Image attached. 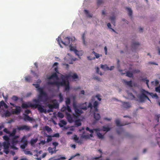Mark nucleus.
I'll return each mask as SVG.
<instances>
[{
	"instance_id": "obj_1",
	"label": "nucleus",
	"mask_w": 160,
	"mask_h": 160,
	"mask_svg": "<svg viewBox=\"0 0 160 160\" xmlns=\"http://www.w3.org/2000/svg\"><path fill=\"white\" fill-rule=\"evenodd\" d=\"M33 102H35V104H32L30 102L22 103V108H27L30 107L37 108L38 110L41 113L44 112L46 113V110L44 108V106L40 104V102L39 99H33Z\"/></svg>"
},
{
	"instance_id": "obj_2",
	"label": "nucleus",
	"mask_w": 160,
	"mask_h": 160,
	"mask_svg": "<svg viewBox=\"0 0 160 160\" xmlns=\"http://www.w3.org/2000/svg\"><path fill=\"white\" fill-rule=\"evenodd\" d=\"M34 86L36 88L38 89V91L39 92L38 99L40 101H46L48 100V95L47 93L43 91L42 88H40L39 84H33Z\"/></svg>"
},
{
	"instance_id": "obj_3",
	"label": "nucleus",
	"mask_w": 160,
	"mask_h": 160,
	"mask_svg": "<svg viewBox=\"0 0 160 160\" xmlns=\"http://www.w3.org/2000/svg\"><path fill=\"white\" fill-rule=\"evenodd\" d=\"M73 107L74 108L75 114H73L72 115L74 117H77L79 116L81 114L83 113L82 109L84 110H86L87 109V107L86 106L81 107V109H78L75 106V104H73Z\"/></svg>"
},
{
	"instance_id": "obj_4",
	"label": "nucleus",
	"mask_w": 160,
	"mask_h": 160,
	"mask_svg": "<svg viewBox=\"0 0 160 160\" xmlns=\"http://www.w3.org/2000/svg\"><path fill=\"white\" fill-rule=\"evenodd\" d=\"M148 93H149V92L144 89H142L141 91V94L139 97V99L141 102H144L146 99H147L148 100L150 101L149 98L147 95H148Z\"/></svg>"
},
{
	"instance_id": "obj_5",
	"label": "nucleus",
	"mask_w": 160,
	"mask_h": 160,
	"mask_svg": "<svg viewBox=\"0 0 160 160\" xmlns=\"http://www.w3.org/2000/svg\"><path fill=\"white\" fill-rule=\"evenodd\" d=\"M10 143L9 142H4L2 143V146L3 147V152L6 154H8L9 152V147Z\"/></svg>"
},
{
	"instance_id": "obj_6",
	"label": "nucleus",
	"mask_w": 160,
	"mask_h": 160,
	"mask_svg": "<svg viewBox=\"0 0 160 160\" xmlns=\"http://www.w3.org/2000/svg\"><path fill=\"white\" fill-rule=\"evenodd\" d=\"M99 103L98 101H95L93 103V106H92V103L91 102H89V103L87 107L88 108H90L91 109V110L93 107V108L94 109V112H98V105Z\"/></svg>"
},
{
	"instance_id": "obj_7",
	"label": "nucleus",
	"mask_w": 160,
	"mask_h": 160,
	"mask_svg": "<svg viewBox=\"0 0 160 160\" xmlns=\"http://www.w3.org/2000/svg\"><path fill=\"white\" fill-rule=\"evenodd\" d=\"M17 130L19 131L25 130L26 131H28L31 129V127L26 125H23L17 126Z\"/></svg>"
},
{
	"instance_id": "obj_8",
	"label": "nucleus",
	"mask_w": 160,
	"mask_h": 160,
	"mask_svg": "<svg viewBox=\"0 0 160 160\" xmlns=\"http://www.w3.org/2000/svg\"><path fill=\"white\" fill-rule=\"evenodd\" d=\"M70 50L71 51H72L74 52V53L75 54L77 55L78 57H79L80 56H81L82 55V51H78L75 48L72 47L71 45H70L69 46Z\"/></svg>"
},
{
	"instance_id": "obj_9",
	"label": "nucleus",
	"mask_w": 160,
	"mask_h": 160,
	"mask_svg": "<svg viewBox=\"0 0 160 160\" xmlns=\"http://www.w3.org/2000/svg\"><path fill=\"white\" fill-rule=\"evenodd\" d=\"M70 77V76L68 75H61V78L62 79V81L61 82V84L64 86L66 85V84L67 83L66 80H68Z\"/></svg>"
},
{
	"instance_id": "obj_10",
	"label": "nucleus",
	"mask_w": 160,
	"mask_h": 160,
	"mask_svg": "<svg viewBox=\"0 0 160 160\" xmlns=\"http://www.w3.org/2000/svg\"><path fill=\"white\" fill-rule=\"evenodd\" d=\"M61 83V82H51L50 81H48L47 82V84L48 85H56L58 88H59L60 86H63Z\"/></svg>"
},
{
	"instance_id": "obj_11",
	"label": "nucleus",
	"mask_w": 160,
	"mask_h": 160,
	"mask_svg": "<svg viewBox=\"0 0 160 160\" xmlns=\"http://www.w3.org/2000/svg\"><path fill=\"white\" fill-rule=\"evenodd\" d=\"M71 39L70 37H66L64 39V41H62V43L65 46H68L70 43Z\"/></svg>"
},
{
	"instance_id": "obj_12",
	"label": "nucleus",
	"mask_w": 160,
	"mask_h": 160,
	"mask_svg": "<svg viewBox=\"0 0 160 160\" xmlns=\"http://www.w3.org/2000/svg\"><path fill=\"white\" fill-rule=\"evenodd\" d=\"M25 138V136H24L21 140V142L23 143V144L21 145V147L22 149H24L28 144L27 141L24 139Z\"/></svg>"
},
{
	"instance_id": "obj_13",
	"label": "nucleus",
	"mask_w": 160,
	"mask_h": 160,
	"mask_svg": "<svg viewBox=\"0 0 160 160\" xmlns=\"http://www.w3.org/2000/svg\"><path fill=\"white\" fill-rule=\"evenodd\" d=\"M85 131L83 132L82 133L81 135V138L85 139H89L90 137H93L92 133H91L89 135H85Z\"/></svg>"
},
{
	"instance_id": "obj_14",
	"label": "nucleus",
	"mask_w": 160,
	"mask_h": 160,
	"mask_svg": "<svg viewBox=\"0 0 160 160\" xmlns=\"http://www.w3.org/2000/svg\"><path fill=\"white\" fill-rule=\"evenodd\" d=\"M16 109L14 111H12V114H18L21 112V108L20 106H15Z\"/></svg>"
},
{
	"instance_id": "obj_15",
	"label": "nucleus",
	"mask_w": 160,
	"mask_h": 160,
	"mask_svg": "<svg viewBox=\"0 0 160 160\" xmlns=\"http://www.w3.org/2000/svg\"><path fill=\"white\" fill-rule=\"evenodd\" d=\"M56 78L57 79H58V75L55 72L52 74L51 75L48 77V79L50 80L53 78Z\"/></svg>"
},
{
	"instance_id": "obj_16",
	"label": "nucleus",
	"mask_w": 160,
	"mask_h": 160,
	"mask_svg": "<svg viewBox=\"0 0 160 160\" xmlns=\"http://www.w3.org/2000/svg\"><path fill=\"white\" fill-rule=\"evenodd\" d=\"M47 106L49 108V109H48L47 111L46 110V112H52L53 111V109L54 108V107H53V105L51 104H48L47 105Z\"/></svg>"
},
{
	"instance_id": "obj_17",
	"label": "nucleus",
	"mask_w": 160,
	"mask_h": 160,
	"mask_svg": "<svg viewBox=\"0 0 160 160\" xmlns=\"http://www.w3.org/2000/svg\"><path fill=\"white\" fill-rule=\"evenodd\" d=\"M122 107L126 108H128L131 107V105L129 102H122Z\"/></svg>"
},
{
	"instance_id": "obj_18",
	"label": "nucleus",
	"mask_w": 160,
	"mask_h": 160,
	"mask_svg": "<svg viewBox=\"0 0 160 160\" xmlns=\"http://www.w3.org/2000/svg\"><path fill=\"white\" fill-rule=\"evenodd\" d=\"M95 112H94L93 113L94 118L96 121H98L100 119L101 117L99 113H96Z\"/></svg>"
},
{
	"instance_id": "obj_19",
	"label": "nucleus",
	"mask_w": 160,
	"mask_h": 160,
	"mask_svg": "<svg viewBox=\"0 0 160 160\" xmlns=\"http://www.w3.org/2000/svg\"><path fill=\"white\" fill-rule=\"evenodd\" d=\"M115 123L116 125L118 126H124L125 125H128V123H125V124H121L120 122V120L118 119H116L115 121Z\"/></svg>"
},
{
	"instance_id": "obj_20",
	"label": "nucleus",
	"mask_w": 160,
	"mask_h": 160,
	"mask_svg": "<svg viewBox=\"0 0 160 160\" xmlns=\"http://www.w3.org/2000/svg\"><path fill=\"white\" fill-rule=\"evenodd\" d=\"M122 82L126 84V85H127L129 87H132V81H127L125 80H123Z\"/></svg>"
},
{
	"instance_id": "obj_21",
	"label": "nucleus",
	"mask_w": 160,
	"mask_h": 160,
	"mask_svg": "<svg viewBox=\"0 0 160 160\" xmlns=\"http://www.w3.org/2000/svg\"><path fill=\"white\" fill-rule=\"evenodd\" d=\"M17 130V128H13L12 132H10V133H9V136L12 137V136H14L16 133Z\"/></svg>"
},
{
	"instance_id": "obj_22",
	"label": "nucleus",
	"mask_w": 160,
	"mask_h": 160,
	"mask_svg": "<svg viewBox=\"0 0 160 160\" xmlns=\"http://www.w3.org/2000/svg\"><path fill=\"white\" fill-rule=\"evenodd\" d=\"M139 45L140 44L138 42H133L132 43V48H137Z\"/></svg>"
},
{
	"instance_id": "obj_23",
	"label": "nucleus",
	"mask_w": 160,
	"mask_h": 160,
	"mask_svg": "<svg viewBox=\"0 0 160 160\" xmlns=\"http://www.w3.org/2000/svg\"><path fill=\"white\" fill-rule=\"evenodd\" d=\"M24 119L25 121H32L33 120V119L30 117L28 115H25Z\"/></svg>"
},
{
	"instance_id": "obj_24",
	"label": "nucleus",
	"mask_w": 160,
	"mask_h": 160,
	"mask_svg": "<svg viewBox=\"0 0 160 160\" xmlns=\"http://www.w3.org/2000/svg\"><path fill=\"white\" fill-rule=\"evenodd\" d=\"M53 149L52 148L49 147H48V150L49 153H51V154H52L54 153H55L57 151L56 150L54 149V150H53Z\"/></svg>"
},
{
	"instance_id": "obj_25",
	"label": "nucleus",
	"mask_w": 160,
	"mask_h": 160,
	"mask_svg": "<svg viewBox=\"0 0 160 160\" xmlns=\"http://www.w3.org/2000/svg\"><path fill=\"white\" fill-rule=\"evenodd\" d=\"M65 86V90L66 91H68L70 89L69 83L68 81L67 82L66 84L64 86Z\"/></svg>"
},
{
	"instance_id": "obj_26",
	"label": "nucleus",
	"mask_w": 160,
	"mask_h": 160,
	"mask_svg": "<svg viewBox=\"0 0 160 160\" xmlns=\"http://www.w3.org/2000/svg\"><path fill=\"white\" fill-rule=\"evenodd\" d=\"M109 19L111 21L112 24H113L114 26H115V16L111 17Z\"/></svg>"
},
{
	"instance_id": "obj_27",
	"label": "nucleus",
	"mask_w": 160,
	"mask_h": 160,
	"mask_svg": "<svg viewBox=\"0 0 160 160\" xmlns=\"http://www.w3.org/2000/svg\"><path fill=\"white\" fill-rule=\"evenodd\" d=\"M67 124L66 122L64 120H62L60 121V123L59 124V125L60 127H62L64 125H65Z\"/></svg>"
},
{
	"instance_id": "obj_28",
	"label": "nucleus",
	"mask_w": 160,
	"mask_h": 160,
	"mask_svg": "<svg viewBox=\"0 0 160 160\" xmlns=\"http://www.w3.org/2000/svg\"><path fill=\"white\" fill-rule=\"evenodd\" d=\"M126 9L128 12V15L130 17H131L132 13V12L131 8H126Z\"/></svg>"
},
{
	"instance_id": "obj_29",
	"label": "nucleus",
	"mask_w": 160,
	"mask_h": 160,
	"mask_svg": "<svg viewBox=\"0 0 160 160\" xmlns=\"http://www.w3.org/2000/svg\"><path fill=\"white\" fill-rule=\"evenodd\" d=\"M68 75L70 76V77H72L73 79H77L78 78V76L75 73H74L72 75H71L70 74H69Z\"/></svg>"
},
{
	"instance_id": "obj_30",
	"label": "nucleus",
	"mask_w": 160,
	"mask_h": 160,
	"mask_svg": "<svg viewBox=\"0 0 160 160\" xmlns=\"http://www.w3.org/2000/svg\"><path fill=\"white\" fill-rule=\"evenodd\" d=\"M92 53H93L95 56V58L94 57L93 59H95V58H98L100 56H102V55H99V54L96 52L94 51L92 52Z\"/></svg>"
},
{
	"instance_id": "obj_31",
	"label": "nucleus",
	"mask_w": 160,
	"mask_h": 160,
	"mask_svg": "<svg viewBox=\"0 0 160 160\" xmlns=\"http://www.w3.org/2000/svg\"><path fill=\"white\" fill-rule=\"evenodd\" d=\"M148 95L151 96L153 98H155L157 99L158 98V95L156 93H148Z\"/></svg>"
},
{
	"instance_id": "obj_32",
	"label": "nucleus",
	"mask_w": 160,
	"mask_h": 160,
	"mask_svg": "<svg viewBox=\"0 0 160 160\" xmlns=\"http://www.w3.org/2000/svg\"><path fill=\"white\" fill-rule=\"evenodd\" d=\"M101 68L105 70H109V68L107 65H102Z\"/></svg>"
},
{
	"instance_id": "obj_33",
	"label": "nucleus",
	"mask_w": 160,
	"mask_h": 160,
	"mask_svg": "<svg viewBox=\"0 0 160 160\" xmlns=\"http://www.w3.org/2000/svg\"><path fill=\"white\" fill-rule=\"evenodd\" d=\"M44 129L48 132L52 131V130L51 128H50L49 126H45Z\"/></svg>"
},
{
	"instance_id": "obj_34",
	"label": "nucleus",
	"mask_w": 160,
	"mask_h": 160,
	"mask_svg": "<svg viewBox=\"0 0 160 160\" xmlns=\"http://www.w3.org/2000/svg\"><path fill=\"white\" fill-rule=\"evenodd\" d=\"M98 131L97 132H96V133L97 134V135L98 138H101L102 139L103 138H104L103 135H102L101 133L100 132H98Z\"/></svg>"
},
{
	"instance_id": "obj_35",
	"label": "nucleus",
	"mask_w": 160,
	"mask_h": 160,
	"mask_svg": "<svg viewBox=\"0 0 160 160\" xmlns=\"http://www.w3.org/2000/svg\"><path fill=\"white\" fill-rule=\"evenodd\" d=\"M38 139L35 138V139H32L30 141V143L32 145H33L37 141Z\"/></svg>"
},
{
	"instance_id": "obj_36",
	"label": "nucleus",
	"mask_w": 160,
	"mask_h": 160,
	"mask_svg": "<svg viewBox=\"0 0 160 160\" xmlns=\"http://www.w3.org/2000/svg\"><path fill=\"white\" fill-rule=\"evenodd\" d=\"M126 75L127 76H128L129 78H132L133 77V73L130 71H128L127 72Z\"/></svg>"
},
{
	"instance_id": "obj_37",
	"label": "nucleus",
	"mask_w": 160,
	"mask_h": 160,
	"mask_svg": "<svg viewBox=\"0 0 160 160\" xmlns=\"http://www.w3.org/2000/svg\"><path fill=\"white\" fill-rule=\"evenodd\" d=\"M160 117V114H156L155 115V120L157 121V122H158L159 120V118Z\"/></svg>"
},
{
	"instance_id": "obj_38",
	"label": "nucleus",
	"mask_w": 160,
	"mask_h": 160,
	"mask_svg": "<svg viewBox=\"0 0 160 160\" xmlns=\"http://www.w3.org/2000/svg\"><path fill=\"white\" fill-rule=\"evenodd\" d=\"M68 121L70 122L73 121L72 116L69 114L68 115Z\"/></svg>"
},
{
	"instance_id": "obj_39",
	"label": "nucleus",
	"mask_w": 160,
	"mask_h": 160,
	"mask_svg": "<svg viewBox=\"0 0 160 160\" xmlns=\"http://www.w3.org/2000/svg\"><path fill=\"white\" fill-rule=\"evenodd\" d=\"M18 141L17 139H12L11 143L12 145H16L18 142Z\"/></svg>"
},
{
	"instance_id": "obj_40",
	"label": "nucleus",
	"mask_w": 160,
	"mask_h": 160,
	"mask_svg": "<svg viewBox=\"0 0 160 160\" xmlns=\"http://www.w3.org/2000/svg\"><path fill=\"white\" fill-rule=\"evenodd\" d=\"M4 114L6 117H9L11 115V113L9 111L7 110L5 112Z\"/></svg>"
},
{
	"instance_id": "obj_41",
	"label": "nucleus",
	"mask_w": 160,
	"mask_h": 160,
	"mask_svg": "<svg viewBox=\"0 0 160 160\" xmlns=\"http://www.w3.org/2000/svg\"><path fill=\"white\" fill-rule=\"evenodd\" d=\"M75 124L77 127H78L81 125V123L80 120H78L75 121Z\"/></svg>"
},
{
	"instance_id": "obj_42",
	"label": "nucleus",
	"mask_w": 160,
	"mask_h": 160,
	"mask_svg": "<svg viewBox=\"0 0 160 160\" xmlns=\"http://www.w3.org/2000/svg\"><path fill=\"white\" fill-rule=\"evenodd\" d=\"M56 40H57V42H58V43L60 47L61 48H62V46L60 44V42H62V40H61V38H60L59 37H58V38H57L56 39Z\"/></svg>"
},
{
	"instance_id": "obj_43",
	"label": "nucleus",
	"mask_w": 160,
	"mask_h": 160,
	"mask_svg": "<svg viewBox=\"0 0 160 160\" xmlns=\"http://www.w3.org/2000/svg\"><path fill=\"white\" fill-rule=\"evenodd\" d=\"M94 131H95V132H97L98 131H99L100 129L99 128L93 129H90L89 131V132L91 133H92Z\"/></svg>"
},
{
	"instance_id": "obj_44",
	"label": "nucleus",
	"mask_w": 160,
	"mask_h": 160,
	"mask_svg": "<svg viewBox=\"0 0 160 160\" xmlns=\"http://www.w3.org/2000/svg\"><path fill=\"white\" fill-rule=\"evenodd\" d=\"M142 81L143 82H145L148 88H149V86L148 85V82H149V80L144 78L142 79Z\"/></svg>"
},
{
	"instance_id": "obj_45",
	"label": "nucleus",
	"mask_w": 160,
	"mask_h": 160,
	"mask_svg": "<svg viewBox=\"0 0 160 160\" xmlns=\"http://www.w3.org/2000/svg\"><path fill=\"white\" fill-rule=\"evenodd\" d=\"M25 80L26 81L29 82L31 81V78L30 76L26 77L25 78Z\"/></svg>"
},
{
	"instance_id": "obj_46",
	"label": "nucleus",
	"mask_w": 160,
	"mask_h": 160,
	"mask_svg": "<svg viewBox=\"0 0 160 160\" xmlns=\"http://www.w3.org/2000/svg\"><path fill=\"white\" fill-rule=\"evenodd\" d=\"M66 105H69L70 103V100L69 98H67L66 99Z\"/></svg>"
},
{
	"instance_id": "obj_47",
	"label": "nucleus",
	"mask_w": 160,
	"mask_h": 160,
	"mask_svg": "<svg viewBox=\"0 0 160 160\" xmlns=\"http://www.w3.org/2000/svg\"><path fill=\"white\" fill-rule=\"evenodd\" d=\"M123 131V129L122 128H120L117 130V132L118 134H120L121 132Z\"/></svg>"
},
{
	"instance_id": "obj_48",
	"label": "nucleus",
	"mask_w": 160,
	"mask_h": 160,
	"mask_svg": "<svg viewBox=\"0 0 160 160\" xmlns=\"http://www.w3.org/2000/svg\"><path fill=\"white\" fill-rule=\"evenodd\" d=\"M59 102H62L63 100V97L61 93L59 94Z\"/></svg>"
},
{
	"instance_id": "obj_49",
	"label": "nucleus",
	"mask_w": 160,
	"mask_h": 160,
	"mask_svg": "<svg viewBox=\"0 0 160 160\" xmlns=\"http://www.w3.org/2000/svg\"><path fill=\"white\" fill-rule=\"evenodd\" d=\"M58 116L59 118H62L64 117V115L62 112H59L58 113Z\"/></svg>"
},
{
	"instance_id": "obj_50",
	"label": "nucleus",
	"mask_w": 160,
	"mask_h": 160,
	"mask_svg": "<svg viewBox=\"0 0 160 160\" xmlns=\"http://www.w3.org/2000/svg\"><path fill=\"white\" fill-rule=\"evenodd\" d=\"M102 130L104 131L108 132L110 130V128L108 127H103L102 128Z\"/></svg>"
},
{
	"instance_id": "obj_51",
	"label": "nucleus",
	"mask_w": 160,
	"mask_h": 160,
	"mask_svg": "<svg viewBox=\"0 0 160 160\" xmlns=\"http://www.w3.org/2000/svg\"><path fill=\"white\" fill-rule=\"evenodd\" d=\"M52 145L54 146V147L53 148V149L54 150H56V147L58 145V143L56 142H54L52 143Z\"/></svg>"
},
{
	"instance_id": "obj_52",
	"label": "nucleus",
	"mask_w": 160,
	"mask_h": 160,
	"mask_svg": "<svg viewBox=\"0 0 160 160\" xmlns=\"http://www.w3.org/2000/svg\"><path fill=\"white\" fill-rule=\"evenodd\" d=\"M3 138L6 142H9V138L7 135H5L3 137Z\"/></svg>"
},
{
	"instance_id": "obj_53",
	"label": "nucleus",
	"mask_w": 160,
	"mask_h": 160,
	"mask_svg": "<svg viewBox=\"0 0 160 160\" xmlns=\"http://www.w3.org/2000/svg\"><path fill=\"white\" fill-rule=\"evenodd\" d=\"M52 137L51 135L50 137H48L47 140L46 142H49L51 141L52 140Z\"/></svg>"
},
{
	"instance_id": "obj_54",
	"label": "nucleus",
	"mask_w": 160,
	"mask_h": 160,
	"mask_svg": "<svg viewBox=\"0 0 160 160\" xmlns=\"http://www.w3.org/2000/svg\"><path fill=\"white\" fill-rule=\"evenodd\" d=\"M84 12L89 17H92V16L90 15L89 14L88 11L86 10H85L84 11Z\"/></svg>"
},
{
	"instance_id": "obj_55",
	"label": "nucleus",
	"mask_w": 160,
	"mask_h": 160,
	"mask_svg": "<svg viewBox=\"0 0 160 160\" xmlns=\"http://www.w3.org/2000/svg\"><path fill=\"white\" fill-rule=\"evenodd\" d=\"M85 33H83L82 35V39L83 40V44H84V45H86V42H85Z\"/></svg>"
},
{
	"instance_id": "obj_56",
	"label": "nucleus",
	"mask_w": 160,
	"mask_h": 160,
	"mask_svg": "<svg viewBox=\"0 0 160 160\" xmlns=\"http://www.w3.org/2000/svg\"><path fill=\"white\" fill-rule=\"evenodd\" d=\"M155 91L159 93H160V84L158 87L155 88Z\"/></svg>"
},
{
	"instance_id": "obj_57",
	"label": "nucleus",
	"mask_w": 160,
	"mask_h": 160,
	"mask_svg": "<svg viewBox=\"0 0 160 160\" xmlns=\"http://www.w3.org/2000/svg\"><path fill=\"white\" fill-rule=\"evenodd\" d=\"M12 99L13 100V101H17L18 100V97H17L16 96H13L12 97Z\"/></svg>"
},
{
	"instance_id": "obj_58",
	"label": "nucleus",
	"mask_w": 160,
	"mask_h": 160,
	"mask_svg": "<svg viewBox=\"0 0 160 160\" xmlns=\"http://www.w3.org/2000/svg\"><path fill=\"white\" fill-rule=\"evenodd\" d=\"M53 107H54V108H57L59 107V105L57 103H54L53 104Z\"/></svg>"
},
{
	"instance_id": "obj_59",
	"label": "nucleus",
	"mask_w": 160,
	"mask_h": 160,
	"mask_svg": "<svg viewBox=\"0 0 160 160\" xmlns=\"http://www.w3.org/2000/svg\"><path fill=\"white\" fill-rule=\"evenodd\" d=\"M103 2V0H97V4L98 5H100Z\"/></svg>"
},
{
	"instance_id": "obj_60",
	"label": "nucleus",
	"mask_w": 160,
	"mask_h": 160,
	"mask_svg": "<svg viewBox=\"0 0 160 160\" xmlns=\"http://www.w3.org/2000/svg\"><path fill=\"white\" fill-rule=\"evenodd\" d=\"M66 110L68 112H71V109L70 106L69 105H67V107L66 108Z\"/></svg>"
},
{
	"instance_id": "obj_61",
	"label": "nucleus",
	"mask_w": 160,
	"mask_h": 160,
	"mask_svg": "<svg viewBox=\"0 0 160 160\" xmlns=\"http://www.w3.org/2000/svg\"><path fill=\"white\" fill-rule=\"evenodd\" d=\"M24 153L26 155L30 154V155H32V152L30 151H25Z\"/></svg>"
},
{
	"instance_id": "obj_62",
	"label": "nucleus",
	"mask_w": 160,
	"mask_h": 160,
	"mask_svg": "<svg viewBox=\"0 0 160 160\" xmlns=\"http://www.w3.org/2000/svg\"><path fill=\"white\" fill-rule=\"evenodd\" d=\"M99 68L98 67H97L96 68V71L97 73H98V74H100L101 75H102V74L101 72H99Z\"/></svg>"
},
{
	"instance_id": "obj_63",
	"label": "nucleus",
	"mask_w": 160,
	"mask_h": 160,
	"mask_svg": "<svg viewBox=\"0 0 160 160\" xmlns=\"http://www.w3.org/2000/svg\"><path fill=\"white\" fill-rule=\"evenodd\" d=\"M73 139L77 142L78 140V138L77 137V136L76 135H75L74 136Z\"/></svg>"
},
{
	"instance_id": "obj_64",
	"label": "nucleus",
	"mask_w": 160,
	"mask_h": 160,
	"mask_svg": "<svg viewBox=\"0 0 160 160\" xmlns=\"http://www.w3.org/2000/svg\"><path fill=\"white\" fill-rule=\"evenodd\" d=\"M77 142L79 144H81L83 143V140L82 139H80L78 140V141Z\"/></svg>"
}]
</instances>
